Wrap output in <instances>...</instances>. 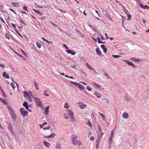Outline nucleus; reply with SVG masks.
Wrapping results in <instances>:
<instances>
[{"label": "nucleus", "mask_w": 149, "mask_h": 149, "mask_svg": "<svg viewBox=\"0 0 149 149\" xmlns=\"http://www.w3.org/2000/svg\"><path fill=\"white\" fill-rule=\"evenodd\" d=\"M99 114L100 116H101L102 119L104 120H105V116L104 115V114H103L102 113L100 112H99Z\"/></svg>", "instance_id": "obj_21"}, {"label": "nucleus", "mask_w": 149, "mask_h": 149, "mask_svg": "<svg viewBox=\"0 0 149 149\" xmlns=\"http://www.w3.org/2000/svg\"><path fill=\"white\" fill-rule=\"evenodd\" d=\"M127 16L128 17V18H127V20H129L131 19V15H130L128 14H127Z\"/></svg>", "instance_id": "obj_48"}, {"label": "nucleus", "mask_w": 149, "mask_h": 149, "mask_svg": "<svg viewBox=\"0 0 149 149\" xmlns=\"http://www.w3.org/2000/svg\"><path fill=\"white\" fill-rule=\"evenodd\" d=\"M64 107L66 109L69 108L70 107V105L67 103H65L64 105Z\"/></svg>", "instance_id": "obj_17"}, {"label": "nucleus", "mask_w": 149, "mask_h": 149, "mask_svg": "<svg viewBox=\"0 0 149 149\" xmlns=\"http://www.w3.org/2000/svg\"><path fill=\"white\" fill-rule=\"evenodd\" d=\"M123 117L125 119H127L129 117V115L128 113L125 112H124L123 114Z\"/></svg>", "instance_id": "obj_12"}, {"label": "nucleus", "mask_w": 149, "mask_h": 149, "mask_svg": "<svg viewBox=\"0 0 149 149\" xmlns=\"http://www.w3.org/2000/svg\"><path fill=\"white\" fill-rule=\"evenodd\" d=\"M49 106H46L45 107V113L46 115L47 114V113L48 112V110H49Z\"/></svg>", "instance_id": "obj_18"}, {"label": "nucleus", "mask_w": 149, "mask_h": 149, "mask_svg": "<svg viewBox=\"0 0 149 149\" xmlns=\"http://www.w3.org/2000/svg\"><path fill=\"white\" fill-rule=\"evenodd\" d=\"M0 100L2 101V102L4 104L6 105L7 104V103L6 101L4 100H3L1 98L0 99Z\"/></svg>", "instance_id": "obj_24"}, {"label": "nucleus", "mask_w": 149, "mask_h": 149, "mask_svg": "<svg viewBox=\"0 0 149 149\" xmlns=\"http://www.w3.org/2000/svg\"><path fill=\"white\" fill-rule=\"evenodd\" d=\"M101 47L102 49H104L105 48L104 45H101Z\"/></svg>", "instance_id": "obj_51"}, {"label": "nucleus", "mask_w": 149, "mask_h": 149, "mask_svg": "<svg viewBox=\"0 0 149 149\" xmlns=\"http://www.w3.org/2000/svg\"><path fill=\"white\" fill-rule=\"evenodd\" d=\"M103 135V133L102 132H101L100 133L98 134V136L100 137H101Z\"/></svg>", "instance_id": "obj_36"}, {"label": "nucleus", "mask_w": 149, "mask_h": 149, "mask_svg": "<svg viewBox=\"0 0 149 149\" xmlns=\"http://www.w3.org/2000/svg\"><path fill=\"white\" fill-rule=\"evenodd\" d=\"M23 9L24 10H26V11H28V10H27V7L26 6H24V7H23Z\"/></svg>", "instance_id": "obj_53"}, {"label": "nucleus", "mask_w": 149, "mask_h": 149, "mask_svg": "<svg viewBox=\"0 0 149 149\" xmlns=\"http://www.w3.org/2000/svg\"><path fill=\"white\" fill-rule=\"evenodd\" d=\"M94 94L98 98H100L101 97V94L99 93L96 92Z\"/></svg>", "instance_id": "obj_22"}, {"label": "nucleus", "mask_w": 149, "mask_h": 149, "mask_svg": "<svg viewBox=\"0 0 149 149\" xmlns=\"http://www.w3.org/2000/svg\"><path fill=\"white\" fill-rule=\"evenodd\" d=\"M34 84L35 85V88L36 90H38L39 89V88L38 86V83H36V82L35 81H34Z\"/></svg>", "instance_id": "obj_16"}, {"label": "nucleus", "mask_w": 149, "mask_h": 149, "mask_svg": "<svg viewBox=\"0 0 149 149\" xmlns=\"http://www.w3.org/2000/svg\"><path fill=\"white\" fill-rule=\"evenodd\" d=\"M59 59H60V61H62L63 60L62 58L60 56H59Z\"/></svg>", "instance_id": "obj_64"}, {"label": "nucleus", "mask_w": 149, "mask_h": 149, "mask_svg": "<svg viewBox=\"0 0 149 149\" xmlns=\"http://www.w3.org/2000/svg\"><path fill=\"white\" fill-rule=\"evenodd\" d=\"M10 85L12 87L13 89L14 90L15 88V86L14 84L13 83L11 82L10 83Z\"/></svg>", "instance_id": "obj_31"}, {"label": "nucleus", "mask_w": 149, "mask_h": 149, "mask_svg": "<svg viewBox=\"0 0 149 149\" xmlns=\"http://www.w3.org/2000/svg\"><path fill=\"white\" fill-rule=\"evenodd\" d=\"M140 6L141 7L143 8V9H149V7L147 5H146L145 6H144L141 3L140 4Z\"/></svg>", "instance_id": "obj_14"}, {"label": "nucleus", "mask_w": 149, "mask_h": 149, "mask_svg": "<svg viewBox=\"0 0 149 149\" xmlns=\"http://www.w3.org/2000/svg\"><path fill=\"white\" fill-rule=\"evenodd\" d=\"M33 10L36 13L39 14L40 15H42V14L40 13L39 11L38 10H36L34 8H33Z\"/></svg>", "instance_id": "obj_20"}, {"label": "nucleus", "mask_w": 149, "mask_h": 149, "mask_svg": "<svg viewBox=\"0 0 149 149\" xmlns=\"http://www.w3.org/2000/svg\"><path fill=\"white\" fill-rule=\"evenodd\" d=\"M131 59L135 61H140L139 59L136 58H131Z\"/></svg>", "instance_id": "obj_26"}, {"label": "nucleus", "mask_w": 149, "mask_h": 149, "mask_svg": "<svg viewBox=\"0 0 149 149\" xmlns=\"http://www.w3.org/2000/svg\"><path fill=\"white\" fill-rule=\"evenodd\" d=\"M112 138H113V136H110V137L109 138V141L110 143L111 141L112 140Z\"/></svg>", "instance_id": "obj_45"}, {"label": "nucleus", "mask_w": 149, "mask_h": 149, "mask_svg": "<svg viewBox=\"0 0 149 149\" xmlns=\"http://www.w3.org/2000/svg\"><path fill=\"white\" fill-rule=\"evenodd\" d=\"M76 86L77 87H78L81 89H84V87L79 83H77Z\"/></svg>", "instance_id": "obj_13"}, {"label": "nucleus", "mask_w": 149, "mask_h": 149, "mask_svg": "<svg viewBox=\"0 0 149 149\" xmlns=\"http://www.w3.org/2000/svg\"><path fill=\"white\" fill-rule=\"evenodd\" d=\"M114 133V130H112V131L111 132V134H110V136H113V134Z\"/></svg>", "instance_id": "obj_52"}, {"label": "nucleus", "mask_w": 149, "mask_h": 149, "mask_svg": "<svg viewBox=\"0 0 149 149\" xmlns=\"http://www.w3.org/2000/svg\"><path fill=\"white\" fill-rule=\"evenodd\" d=\"M67 112L68 113V115L70 116H73L74 113L72 111L68 109L66 110Z\"/></svg>", "instance_id": "obj_9"}, {"label": "nucleus", "mask_w": 149, "mask_h": 149, "mask_svg": "<svg viewBox=\"0 0 149 149\" xmlns=\"http://www.w3.org/2000/svg\"><path fill=\"white\" fill-rule=\"evenodd\" d=\"M9 9L11 11H12L13 12V13H14L16 14V12L13 9H12L11 8H9Z\"/></svg>", "instance_id": "obj_58"}, {"label": "nucleus", "mask_w": 149, "mask_h": 149, "mask_svg": "<svg viewBox=\"0 0 149 149\" xmlns=\"http://www.w3.org/2000/svg\"><path fill=\"white\" fill-rule=\"evenodd\" d=\"M65 77H67L70 78L71 79H73V78H74L72 77V76L69 77L67 75H65Z\"/></svg>", "instance_id": "obj_49"}, {"label": "nucleus", "mask_w": 149, "mask_h": 149, "mask_svg": "<svg viewBox=\"0 0 149 149\" xmlns=\"http://www.w3.org/2000/svg\"><path fill=\"white\" fill-rule=\"evenodd\" d=\"M19 22L20 23L23 24L24 26L26 25V24L24 22L23 20L22 19H19Z\"/></svg>", "instance_id": "obj_32"}, {"label": "nucleus", "mask_w": 149, "mask_h": 149, "mask_svg": "<svg viewBox=\"0 0 149 149\" xmlns=\"http://www.w3.org/2000/svg\"><path fill=\"white\" fill-rule=\"evenodd\" d=\"M42 39L43 40L46 41L48 43H50V42L49 41H48L47 40L45 39L43 37H42Z\"/></svg>", "instance_id": "obj_40"}, {"label": "nucleus", "mask_w": 149, "mask_h": 149, "mask_svg": "<svg viewBox=\"0 0 149 149\" xmlns=\"http://www.w3.org/2000/svg\"><path fill=\"white\" fill-rule=\"evenodd\" d=\"M21 115L24 117H25L28 115V112L24 108H22L20 109Z\"/></svg>", "instance_id": "obj_4"}, {"label": "nucleus", "mask_w": 149, "mask_h": 149, "mask_svg": "<svg viewBox=\"0 0 149 149\" xmlns=\"http://www.w3.org/2000/svg\"><path fill=\"white\" fill-rule=\"evenodd\" d=\"M0 66L2 68H5L6 67V65L3 64H0Z\"/></svg>", "instance_id": "obj_47"}, {"label": "nucleus", "mask_w": 149, "mask_h": 149, "mask_svg": "<svg viewBox=\"0 0 149 149\" xmlns=\"http://www.w3.org/2000/svg\"><path fill=\"white\" fill-rule=\"evenodd\" d=\"M11 3L13 4V6H14L17 7L18 6L19 4L17 3H15L13 2H11Z\"/></svg>", "instance_id": "obj_23"}, {"label": "nucleus", "mask_w": 149, "mask_h": 149, "mask_svg": "<svg viewBox=\"0 0 149 149\" xmlns=\"http://www.w3.org/2000/svg\"><path fill=\"white\" fill-rule=\"evenodd\" d=\"M8 127L10 131L12 132H13V127L12 126V125L10 124H8Z\"/></svg>", "instance_id": "obj_15"}, {"label": "nucleus", "mask_w": 149, "mask_h": 149, "mask_svg": "<svg viewBox=\"0 0 149 149\" xmlns=\"http://www.w3.org/2000/svg\"><path fill=\"white\" fill-rule=\"evenodd\" d=\"M96 51L97 52V54H98L99 55H101V52L100 51V49H96Z\"/></svg>", "instance_id": "obj_19"}, {"label": "nucleus", "mask_w": 149, "mask_h": 149, "mask_svg": "<svg viewBox=\"0 0 149 149\" xmlns=\"http://www.w3.org/2000/svg\"><path fill=\"white\" fill-rule=\"evenodd\" d=\"M61 147V145L60 144L57 143L56 146V149L60 148Z\"/></svg>", "instance_id": "obj_30"}, {"label": "nucleus", "mask_w": 149, "mask_h": 149, "mask_svg": "<svg viewBox=\"0 0 149 149\" xmlns=\"http://www.w3.org/2000/svg\"><path fill=\"white\" fill-rule=\"evenodd\" d=\"M103 52L104 53H106L107 52V49L105 48L103 49Z\"/></svg>", "instance_id": "obj_50"}, {"label": "nucleus", "mask_w": 149, "mask_h": 149, "mask_svg": "<svg viewBox=\"0 0 149 149\" xmlns=\"http://www.w3.org/2000/svg\"><path fill=\"white\" fill-rule=\"evenodd\" d=\"M0 90L2 93H3L4 91V90L2 89V88L1 86H0Z\"/></svg>", "instance_id": "obj_59"}, {"label": "nucleus", "mask_w": 149, "mask_h": 149, "mask_svg": "<svg viewBox=\"0 0 149 149\" xmlns=\"http://www.w3.org/2000/svg\"><path fill=\"white\" fill-rule=\"evenodd\" d=\"M5 36L6 37V38L7 39L9 40L10 39V37L7 33H6L5 34Z\"/></svg>", "instance_id": "obj_41"}, {"label": "nucleus", "mask_w": 149, "mask_h": 149, "mask_svg": "<svg viewBox=\"0 0 149 149\" xmlns=\"http://www.w3.org/2000/svg\"><path fill=\"white\" fill-rule=\"evenodd\" d=\"M63 47H65L66 49H68V47L66 45V44L64 45H63Z\"/></svg>", "instance_id": "obj_57"}, {"label": "nucleus", "mask_w": 149, "mask_h": 149, "mask_svg": "<svg viewBox=\"0 0 149 149\" xmlns=\"http://www.w3.org/2000/svg\"><path fill=\"white\" fill-rule=\"evenodd\" d=\"M23 105L24 106L26 107L28 105L27 103L26 102H24L23 103Z\"/></svg>", "instance_id": "obj_38"}, {"label": "nucleus", "mask_w": 149, "mask_h": 149, "mask_svg": "<svg viewBox=\"0 0 149 149\" xmlns=\"http://www.w3.org/2000/svg\"><path fill=\"white\" fill-rule=\"evenodd\" d=\"M97 42L99 43H102V42L101 40H100V39H98Z\"/></svg>", "instance_id": "obj_55"}, {"label": "nucleus", "mask_w": 149, "mask_h": 149, "mask_svg": "<svg viewBox=\"0 0 149 149\" xmlns=\"http://www.w3.org/2000/svg\"><path fill=\"white\" fill-rule=\"evenodd\" d=\"M79 107L81 109H84L86 107V105L84 104L83 102H79L78 103Z\"/></svg>", "instance_id": "obj_5"}, {"label": "nucleus", "mask_w": 149, "mask_h": 149, "mask_svg": "<svg viewBox=\"0 0 149 149\" xmlns=\"http://www.w3.org/2000/svg\"><path fill=\"white\" fill-rule=\"evenodd\" d=\"M56 134L53 132H52V133L48 136H45V138H52L55 136L56 135Z\"/></svg>", "instance_id": "obj_11"}, {"label": "nucleus", "mask_w": 149, "mask_h": 149, "mask_svg": "<svg viewBox=\"0 0 149 149\" xmlns=\"http://www.w3.org/2000/svg\"><path fill=\"white\" fill-rule=\"evenodd\" d=\"M0 19H1V21L4 23H5V21L1 17H0Z\"/></svg>", "instance_id": "obj_62"}, {"label": "nucleus", "mask_w": 149, "mask_h": 149, "mask_svg": "<svg viewBox=\"0 0 149 149\" xmlns=\"http://www.w3.org/2000/svg\"><path fill=\"white\" fill-rule=\"evenodd\" d=\"M70 83L71 84H73L75 86H76V85L77 83V82H74L72 81H70Z\"/></svg>", "instance_id": "obj_43"}, {"label": "nucleus", "mask_w": 149, "mask_h": 149, "mask_svg": "<svg viewBox=\"0 0 149 149\" xmlns=\"http://www.w3.org/2000/svg\"><path fill=\"white\" fill-rule=\"evenodd\" d=\"M87 67L91 70H94V69L92 68L91 67V66L89 65H88L87 66Z\"/></svg>", "instance_id": "obj_44"}, {"label": "nucleus", "mask_w": 149, "mask_h": 149, "mask_svg": "<svg viewBox=\"0 0 149 149\" xmlns=\"http://www.w3.org/2000/svg\"><path fill=\"white\" fill-rule=\"evenodd\" d=\"M94 139L93 136H91L90 137V140L91 141H93Z\"/></svg>", "instance_id": "obj_56"}, {"label": "nucleus", "mask_w": 149, "mask_h": 149, "mask_svg": "<svg viewBox=\"0 0 149 149\" xmlns=\"http://www.w3.org/2000/svg\"><path fill=\"white\" fill-rule=\"evenodd\" d=\"M11 26H12L13 27V28H14L15 29H16V26H15V24H13V23H11Z\"/></svg>", "instance_id": "obj_42"}, {"label": "nucleus", "mask_w": 149, "mask_h": 149, "mask_svg": "<svg viewBox=\"0 0 149 149\" xmlns=\"http://www.w3.org/2000/svg\"><path fill=\"white\" fill-rule=\"evenodd\" d=\"M91 122L89 121L87 123V124L88 126H90V125H91Z\"/></svg>", "instance_id": "obj_61"}, {"label": "nucleus", "mask_w": 149, "mask_h": 149, "mask_svg": "<svg viewBox=\"0 0 149 149\" xmlns=\"http://www.w3.org/2000/svg\"><path fill=\"white\" fill-rule=\"evenodd\" d=\"M70 121L73 122L75 120V119L73 116H70Z\"/></svg>", "instance_id": "obj_27"}, {"label": "nucleus", "mask_w": 149, "mask_h": 149, "mask_svg": "<svg viewBox=\"0 0 149 149\" xmlns=\"http://www.w3.org/2000/svg\"><path fill=\"white\" fill-rule=\"evenodd\" d=\"M44 144L47 147H48L50 145L47 142H44Z\"/></svg>", "instance_id": "obj_28"}, {"label": "nucleus", "mask_w": 149, "mask_h": 149, "mask_svg": "<svg viewBox=\"0 0 149 149\" xmlns=\"http://www.w3.org/2000/svg\"><path fill=\"white\" fill-rule=\"evenodd\" d=\"M77 136L74 135H72V143L74 145H78L79 146L81 145V143L78 141L77 139Z\"/></svg>", "instance_id": "obj_1"}, {"label": "nucleus", "mask_w": 149, "mask_h": 149, "mask_svg": "<svg viewBox=\"0 0 149 149\" xmlns=\"http://www.w3.org/2000/svg\"><path fill=\"white\" fill-rule=\"evenodd\" d=\"M66 52L68 54H70L73 55H74L76 53L74 51L70 49L66 50Z\"/></svg>", "instance_id": "obj_7"}, {"label": "nucleus", "mask_w": 149, "mask_h": 149, "mask_svg": "<svg viewBox=\"0 0 149 149\" xmlns=\"http://www.w3.org/2000/svg\"><path fill=\"white\" fill-rule=\"evenodd\" d=\"M124 61H125L127 63V64L129 65H131L133 67L135 66V65L133 64L132 62H130L128 61H127L126 60H123Z\"/></svg>", "instance_id": "obj_10"}, {"label": "nucleus", "mask_w": 149, "mask_h": 149, "mask_svg": "<svg viewBox=\"0 0 149 149\" xmlns=\"http://www.w3.org/2000/svg\"><path fill=\"white\" fill-rule=\"evenodd\" d=\"M2 76L5 78L8 79L10 78V76L5 72H3Z\"/></svg>", "instance_id": "obj_8"}, {"label": "nucleus", "mask_w": 149, "mask_h": 149, "mask_svg": "<svg viewBox=\"0 0 149 149\" xmlns=\"http://www.w3.org/2000/svg\"><path fill=\"white\" fill-rule=\"evenodd\" d=\"M34 99L36 101V104L37 106L41 108H42L43 107V105H42L40 99L39 98L36 97H34Z\"/></svg>", "instance_id": "obj_2"}, {"label": "nucleus", "mask_w": 149, "mask_h": 149, "mask_svg": "<svg viewBox=\"0 0 149 149\" xmlns=\"http://www.w3.org/2000/svg\"><path fill=\"white\" fill-rule=\"evenodd\" d=\"M86 89L89 91H91L92 90V88L89 86H87Z\"/></svg>", "instance_id": "obj_33"}, {"label": "nucleus", "mask_w": 149, "mask_h": 149, "mask_svg": "<svg viewBox=\"0 0 149 149\" xmlns=\"http://www.w3.org/2000/svg\"><path fill=\"white\" fill-rule=\"evenodd\" d=\"M21 51L25 56L28 57V56H27V54L25 52L23 51V50L22 49H21Z\"/></svg>", "instance_id": "obj_37"}, {"label": "nucleus", "mask_w": 149, "mask_h": 149, "mask_svg": "<svg viewBox=\"0 0 149 149\" xmlns=\"http://www.w3.org/2000/svg\"><path fill=\"white\" fill-rule=\"evenodd\" d=\"M112 56L113 57L116 58H118L120 57V56L119 55H113Z\"/></svg>", "instance_id": "obj_46"}, {"label": "nucleus", "mask_w": 149, "mask_h": 149, "mask_svg": "<svg viewBox=\"0 0 149 149\" xmlns=\"http://www.w3.org/2000/svg\"><path fill=\"white\" fill-rule=\"evenodd\" d=\"M47 8L49 9H52L53 8L52 6L50 5H49L47 6Z\"/></svg>", "instance_id": "obj_54"}, {"label": "nucleus", "mask_w": 149, "mask_h": 149, "mask_svg": "<svg viewBox=\"0 0 149 149\" xmlns=\"http://www.w3.org/2000/svg\"><path fill=\"white\" fill-rule=\"evenodd\" d=\"M104 75L106 76L108 78H109V76H108V75L107 74V73H105L104 74Z\"/></svg>", "instance_id": "obj_60"}, {"label": "nucleus", "mask_w": 149, "mask_h": 149, "mask_svg": "<svg viewBox=\"0 0 149 149\" xmlns=\"http://www.w3.org/2000/svg\"><path fill=\"white\" fill-rule=\"evenodd\" d=\"M98 130L100 132H101V127L98 125Z\"/></svg>", "instance_id": "obj_39"}, {"label": "nucleus", "mask_w": 149, "mask_h": 149, "mask_svg": "<svg viewBox=\"0 0 149 149\" xmlns=\"http://www.w3.org/2000/svg\"><path fill=\"white\" fill-rule=\"evenodd\" d=\"M47 91V90H46L45 91L44 93L43 94V95L45 96L46 97H48L49 96V95L47 94L46 92Z\"/></svg>", "instance_id": "obj_29"}, {"label": "nucleus", "mask_w": 149, "mask_h": 149, "mask_svg": "<svg viewBox=\"0 0 149 149\" xmlns=\"http://www.w3.org/2000/svg\"><path fill=\"white\" fill-rule=\"evenodd\" d=\"M36 44L38 47L39 48H40L41 47V45L38 42H36Z\"/></svg>", "instance_id": "obj_35"}, {"label": "nucleus", "mask_w": 149, "mask_h": 149, "mask_svg": "<svg viewBox=\"0 0 149 149\" xmlns=\"http://www.w3.org/2000/svg\"><path fill=\"white\" fill-rule=\"evenodd\" d=\"M3 7V6H0V8L1 11L3 13H4L5 12V11Z\"/></svg>", "instance_id": "obj_25"}, {"label": "nucleus", "mask_w": 149, "mask_h": 149, "mask_svg": "<svg viewBox=\"0 0 149 149\" xmlns=\"http://www.w3.org/2000/svg\"><path fill=\"white\" fill-rule=\"evenodd\" d=\"M92 83L94 85L96 86L98 88H100V86L99 85H97V84L93 82H92Z\"/></svg>", "instance_id": "obj_34"}, {"label": "nucleus", "mask_w": 149, "mask_h": 149, "mask_svg": "<svg viewBox=\"0 0 149 149\" xmlns=\"http://www.w3.org/2000/svg\"><path fill=\"white\" fill-rule=\"evenodd\" d=\"M24 96L26 97L28 100H29L30 101H31V98L29 96L28 93L26 91H24Z\"/></svg>", "instance_id": "obj_6"}, {"label": "nucleus", "mask_w": 149, "mask_h": 149, "mask_svg": "<svg viewBox=\"0 0 149 149\" xmlns=\"http://www.w3.org/2000/svg\"><path fill=\"white\" fill-rule=\"evenodd\" d=\"M10 114L12 119L14 120H15L17 118V116L16 114L15 113L14 111L12 110L10 112Z\"/></svg>", "instance_id": "obj_3"}, {"label": "nucleus", "mask_w": 149, "mask_h": 149, "mask_svg": "<svg viewBox=\"0 0 149 149\" xmlns=\"http://www.w3.org/2000/svg\"><path fill=\"white\" fill-rule=\"evenodd\" d=\"M8 109L10 110V111L12 110H13L12 108L10 107H8Z\"/></svg>", "instance_id": "obj_63"}]
</instances>
